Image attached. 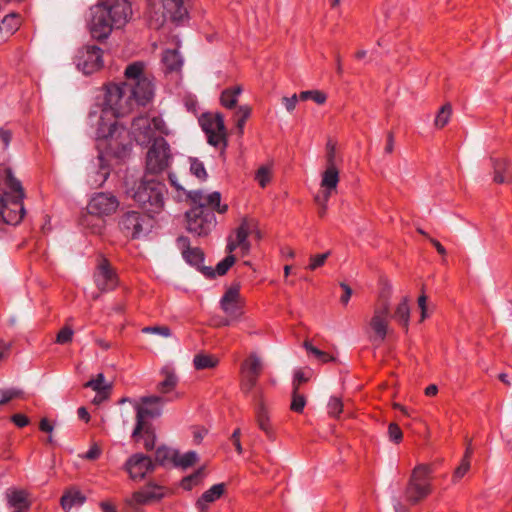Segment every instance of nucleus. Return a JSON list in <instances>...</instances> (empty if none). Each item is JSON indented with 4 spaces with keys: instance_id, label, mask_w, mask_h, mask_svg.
I'll return each instance as SVG.
<instances>
[{
    "instance_id": "nucleus-1",
    "label": "nucleus",
    "mask_w": 512,
    "mask_h": 512,
    "mask_svg": "<svg viewBox=\"0 0 512 512\" xmlns=\"http://www.w3.org/2000/svg\"><path fill=\"white\" fill-rule=\"evenodd\" d=\"M144 68L143 62H133L124 71L125 81L106 87L96 135L98 139L108 140L111 149L117 146L116 154L130 150L131 146L130 142L121 141L128 135V131L118 124L116 118L130 113L135 105L145 106L154 96V84Z\"/></svg>"
},
{
    "instance_id": "nucleus-2",
    "label": "nucleus",
    "mask_w": 512,
    "mask_h": 512,
    "mask_svg": "<svg viewBox=\"0 0 512 512\" xmlns=\"http://www.w3.org/2000/svg\"><path fill=\"white\" fill-rule=\"evenodd\" d=\"M132 16L128 0H114L112 3L99 2L90 8L88 22L92 38L107 39L113 29L122 28Z\"/></svg>"
},
{
    "instance_id": "nucleus-3",
    "label": "nucleus",
    "mask_w": 512,
    "mask_h": 512,
    "mask_svg": "<svg viewBox=\"0 0 512 512\" xmlns=\"http://www.w3.org/2000/svg\"><path fill=\"white\" fill-rule=\"evenodd\" d=\"M3 185L4 189L0 194L1 221L8 225H17L22 221L26 212L23 205L24 188L20 180L14 176L11 168L5 169Z\"/></svg>"
},
{
    "instance_id": "nucleus-4",
    "label": "nucleus",
    "mask_w": 512,
    "mask_h": 512,
    "mask_svg": "<svg viewBox=\"0 0 512 512\" xmlns=\"http://www.w3.org/2000/svg\"><path fill=\"white\" fill-rule=\"evenodd\" d=\"M129 193L149 217L160 214L164 209L167 188L165 183L156 177L144 175Z\"/></svg>"
},
{
    "instance_id": "nucleus-5",
    "label": "nucleus",
    "mask_w": 512,
    "mask_h": 512,
    "mask_svg": "<svg viewBox=\"0 0 512 512\" xmlns=\"http://www.w3.org/2000/svg\"><path fill=\"white\" fill-rule=\"evenodd\" d=\"M434 467L431 464L416 465L410 475L405 494L407 500L415 505L432 493V475Z\"/></svg>"
},
{
    "instance_id": "nucleus-6",
    "label": "nucleus",
    "mask_w": 512,
    "mask_h": 512,
    "mask_svg": "<svg viewBox=\"0 0 512 512\" xmlns=\"http://www.w3.org/2000/svg\"><path fill=\"white\" fill-rule=\"evenodd\" d=\"M172 158L170 145L165 138L159 136L154 139L146 154L145 175L156 177L169 168Z\"/></svg>"
},
{
    "instance_id": "nucleus-7",
    "label": "nucleus",
    "mask_w": 512,
    "mask_h": 512,
    "mask_svg": "<svg viewBox=\"0 0 512 512\" xmlns=\"http://www.w3.org/2000/svg\"><path fill=\"white\" fill-rule=\"evenodd\" d=\"M156 131L161 134H168L166 124L159 116H155L152 119L147 116H139L132 121L131 134L140 146L147 147L152 144L154 139L157 138L155 136Z\"/></svg>"
},
{
    "instance_id": "nucleus-8",
    "label": "nucleus",
    "mask_w": 512,
    "mask_h": 512,
    "mask_svg": "<svg viewBox=\"0 0 512 512\" xmlns=\"http://www.w3.org/2000/svg\"><path fill=\"white\" fill-rule=\"evenodd\" d=\"M188 232L198 236L206 237L216 226L215 213L206 205L192 206L185 213Z\"/></svg>"
},
{
    "instance_id": "nucleus-9",
    "label": "nucleus",
    "mask_w": 512,
    "mask_h": 512,
    "mask_svg": "<svg viewBox=\"0 0 512 512\" xmlns=\"http://www.w3.org/2000/svg\"><path fill=\"white\" fill-rule=\"evenodd\" d=\"M165 400L161 396H144L140 398V404L135 405L136 424L132 432V438L137 440L142 433L144 424H151L148 419H154L161 415Z\"/></svg>"
},
{
    "instance_id": "nucleus-10",
    "label": "nucleus",
    "mask_w": 512,
    "mask_h": 512,
    "mask_svg": "<svg viewBox=\"0 0 512 512\" xmlns=\"http://www.w3.org/2000/svg\"><path fill=\"white\" fill-rule=\"evenodd\" d=\"M199 124L211 146L219 147L221 144L224 148L227 146V131L222 114L203 113L199 118Z\"/></svg>"
},
{
    "instance_id": "nucleus-11",
    "label": "nucleus",
    "mask_w": 512,
    "mask_h": 512,
    "mask_svg": "<svg viewBox=\"0 0 512 512\" xmlns=\"http://www.w3.org/2000/svg\"><path fill=\"white\" fill-rule=\"evenodd\" d=\"M169 492L170 490L165 486L148 482L142 488L133 492L131 497L126 500V504L133 509H138L140 506L159 502L166 497Z\"/></svg>"
},
{
    "instance_id": "nucleus-12",
    "label": "nucleus",
    "mask_w": 512,
    "mask_h": 512,
    "mask_svg": "<svg viewBox=\"0 0 512 512\" xmlns=\"http://www.w3.org/2000/svg\"><path fill=\"white\" fill-rule=\"evenodd\" d=\"M152 218L146 213L130 210L120 216L118 225L124 236L137 239L143 234Z\"/></svg>"
},
{
    "instance_id": "nucleus-13",
    "label": "nucleus",
    "mask_w": 512,
    "mask_h": 512,
    "mask_svg": "<svg viewBox=\"0 0 512 512\" xmlns=\"http://www.w3.org/2000/svg\"><path fill=\"white\" fill-rule=\"evenodd\" d=\"M102 49L96 45H86L78 50L75 63L78 70L90 75L103 67Z\"/></svg>"
},
{
    "instance_id": "nucleus-14",
    "label": "nucleus",
    "mask_w": 512,
    "mask_h": 512,
    "mask_svg": "<svg viewBox=\"0 0 512 512\" xmlns=\"http://www.w3.org/2000/svg\"><path fill=\"white\" fill-rule=\"evenodd\" d=\"M124 470L131 480L141 481L155 470V463L151 457L143 453H135L126 460Z\"/></svg>"
},
{
    "instance_id": "nucleus-15",
    "label": "nucleus",
    "mask_w": 512,
    "mask_h": 512,
    "mask_svg": "<svg viewBox=\"0 0 512 512\" xmlns=\"http://www.w3.org/2000/svg\"><path fill=\"white\" fill-rule=\"evenodd\" d=\"M94 282L101 292L114 290L119 283L118 275L108 259L100 257L93 275Z\"/></svg>"
},
{
    "instance_id": "nucleus-16",
    "label": "nucleus",
    "mask_w": 512,
    "mask_h": 512,
    "mask_svg": "<svg viewBox=\"0 0 512 512\" xmlns=\"http://www.w3.org/2000/svg\"><path fill=\"white\" fill-rule=\"evenodd\" d=\"M390 317V304L388 299H380L374 308L369 326L374 332V339L383 342L387 336L388 320Z\"/></svg>"
},
{
    "instance_id": "nucleus-17",
    "label": "nucleus",
    "mask_w": 512,
    "mask_h": 512,
    "mask_svg": "<svg viewBox=\"0 0 512 512\" xmlns=\"http://www.w3.org/2000/svg\"><path fill=\"white\" fill-rule=\"evenodd\" d=\"M119 204V200L114 194L110 192H97L91 197L87 209L90 213L106 217L114 214Z\"/></svg>"
},
{
    "instance_id": "nucleus-18",
    "label": "nucleus",
    "mask_w": 512,
    "mask_h": 512,
    "mask_svg": "<svg viewBox=\"0 0 512 512\" xmlns=\"http://www.w3.org/2000/svg\"><path fill=\"white\" fill-rule=\"evenodd\" d=\"M163 18L169 19L177 26L185 24L189 20V12L186 0H162Z\"/></svg>"
},
{
    "instance_id": "nucleus-19",
    "label": "nucleus",
    "mask_w": 512,
    "mask_h": 512,
    "mask_svg": "<svg viewBox=\"0 0 512 512\" xmlns=\"http://www.w3.org/2000/svg\"><path fill=\"white\" fill-rule=\"evenodd\" d=\"M256 403L255 406V421L258 428L263 431L266 437L273 441L275 439V431L270 421V415L267 406L265 405L263 393L259 391L254 396Z\"/></svg>"
},
{
    "instance_id": "nucleus-20",
    "label": "nucleus",
    "mask_w": 512,
    "mask_h": 512,
    "mask_svg": "<svg viewBox=\"0 0 512 512\" xmlns=\"http://www.w3.org/2000/svg\"><path fill=\"white\" fill-rule=\"evenodd\" d=\"M493 167V181L497 184L512 182V161L506 158L491 159Z\"/></svg>"
},
{
    "instance_id": "nucleus-21",
    "label": "nucleus",
    "mask_w": 512,
    "mask_h": 512,
    "mask_svg": "<svg viewBox=\"0 0 512 512\" xmlns=\"http://www.w3.org/2000/svg\"><path fill=\"white\" fill-rule=\"evenodd\" d=\"M79 225L91 234L100 235L105 229L106 221L103 216L90 213L86 208V212L79 218Z\"/></svg>"
},
{
    "instance_id": "nucleus-22",
    "label": "nucleus",
    "mask_w": 512,
    "mask_h": 512,
    "mask_svg": "<svg viewBox=\"0 0 512 512\" xmlns=\"http://www.w3.org/2000/svg\"><path fill=\"white\" fill-rule=\"evenodd\" d=\"M7 501L14 512H26L30 509L29 493L24 489H10L7 492Z\"/></svg>"
},
{
    "instance_id": "nucleus-23",
    "label": "nucleus",
    "mask_w": 512,
    "mask_h": 512,
    "mask_svg": "<svg viewBox=\"0 0 512 512\" xmlns=\"http://www.w3.org/2000/svg\"><path fill=\"white\" fill-rule=\"evenodd\" d=\"M183 258L187 263L195 266L207 278L215 277L213 269L203 265L205 255L202 249L198 247H192L185 255H183Z\"/></svg>"
},
{
    "instance_id": "nucleus-24",
    "label": "nucleus",
    "mask_w": 512,
    "mask_h": 512,
    "mask_svg": "<svg viewBox=\"0 0 512 512\" xmlns=\"http://www.w3.org/2000/svg\"><path fill=\"white\" fill-rule=\"evenodd\" d=\"M225 492V484L218 483L205 491L196 501L195 506L199 512H208V504L219 499Z\"/></svg>"
},
{
    "instance_id": "nucleus-25",
    "label": "nucleus",
    "mask_w": 512,
    "mask_h": 512,
    "mask_svg": "<svg viewBox=\"0 0 512 512\" xmlns=\"http://www.w3.org/2000/svg\"><path fill=\"white\" fill-rule=\"evenodd\" d=\"M86 501V496L77 488L71 487L65 490L60 505L65 511H69L72 507L82 506Z\"/></svg>"
},
{
    "instance_id": "nucleus-26",
    "label": "nucleus",
    "mask_w": 512,
    "mask_h": 512,
    "mask_svg": "<svg viewBox=\"0 0 512 512\" xmlns=\"http://www.w3.org/2000/svg\"><path fill=\"white\" fill-rule=\"evenodd\" d=\"M263 365L260 358L252 353L250 354L241 364L240 373L241 375H249L260 377L262 373Z\"/></svg>"
},
{
    "instance_id": "nucleus-27",
    "label": "nucleus",
    "mask_w": 512,
    "mask_h": 512,
    "mask_svg": "<svg viewBox=\"0 0 512 512\" xmlns=\"http://www.w3.org/2000/svg\"><path fill=\"white\" fill-rule=\"evenodd\" d=\"M162 62L166 72L179 71L183 65V60L177 50H166L163 52Z\"/></svg>"
},
{
    "instance_id": "nucleus-28",
    "label": "nucleus",
    "mask_w": 512,
    "mask_h": 512,
    "mask_svg": "<svg viewBox=\"0 0 512 512\" xmlns=\"http://www.w3.org/2000/svg\"><path fill=\"white\" fill-rule=\"evenodd\" d=\"M392 317L404 328L407 332L410 321V308L408 305L407 297H404L402 301L397 305Z\"/></svg>"
},
{
    "instance_id": "nucleus-29",
    "label": "nucleus",
    "mask_w": 512,
    "mask_h": 512,
    "mask_svg": "<svg viewBox=\"0 0 512 512\" xmlns=\"http://www.w3.org/2000/svg\"><path fill=\"white\" fill-rule=\"evenodd\" d=\"M176 459L177 450L168 448L166 446H160L157 448L155 453V461L159 465L166 466L171 464L174 467Z\"/></svg>"
},
{
    "instance_id": "nucleus-30",
    "label": "nucleus",
    "mask_w": 512,
    "mask_h": 512,
    "mask_svg": "<svg viewBox=\"0 0 512 512\" xmlns=\"http://www.w3.org/2000/svg\"><path fill=\"white\" fill-rule=\"evenodd\" d=\"M241 92V86H234L223 90L220 96L221 105L228 109L234 108L237 104V97Z\"/></svg>"
},
{
    "instance_id": "nucleus-31",
    "label": "nucleus",
    "mask_w": 512,
    "mask_h": 512,
    "mask_svg": "<svg viewBox=\"0 0 512 512\" xmlns=\"http://www.w3.org/2000/svg\"><path fill=\"white\" fill-rule=\"evenodd\" d=\"M162 374L165 375V379L158 383L157 390L162 394H167L175 389L178 378L176 374L168 368L163 369Z\"/></svg>"
},
{
    "instance_id": "nucleus-32",
    "label": "nucleus",
    "mask_w": 512,
    "mask_h": 512,
    "mask_svg": "<svg viewBox=\"0 0 512 512\" xmlns=\"http://www.w3.org/2000/svg\"><path fill=\"white\" fill-rule=\"evenodd\" d=\"M339 182V171L337 167H326L322 174L321 187L334 190Z\"/></svg>"
},
{
    "instance_id": "nucleus-33",
    "label": "nucleus",
    "mask_w": 512,
    "mask_h": 512,
    "mask_svg": "<svg viewBox=\"0 0 512 512\" xmlns=\"http://www.w3.org/2000/svg\"><path fill=\"white\" fill-rule=\"evenodd\" d=\"M98 170L95 171L94 184L102 185L110 175V167L102 152L97 157Z\"/></svg>"
},
{
    "instance_id": "nucleus-34",
    "label": "nucleus",
    "mask_w": 512,
    "mask_h": 512,
    "mask_svg": "<svg viewBox=\"0 0 512 512\" xmlns=\"http://www.w3.org/2000/svg\"><path fill=\"white\" fill-rule=\"evenodd\" d=\"M205 477L204 467L198 468L192 474L182 478L180 486L187 491H190L193 487L197 486Z\"/></svg>"
},
{
    "instance_id": "nucleus-35",
    "label": "nucleus",
    "mask_w": 512,
    "mask_h": 512,
    "mask_svg": "<svg viewBox=\"0 0 512 512\" xmlns=\"http://www.w3.org/2000/svg\"><path fill=\"white\" fill-rule=\"evenodd\" d=\"M256 228V222L254 219L244 218L240 225L236 229V240L237 244L244 243L247 240L252 229Z\"/></svg>"
},
{
    "instance_id": "nucleus-36",
    "label": "nucleus",
    "mask_w": 512,
    "mask_h": 512,
    "mask_svg": "<svg viewBox=\"0 0 512 512\" xmlns=\"http://www.w3.org/2000/svg\"><path fill=\"white\" fill-rule=\"evenodd\" d=\"M206 207H208L213 212H218L219 214H224L228 210L227 204H221V194L220 192H212L205 198Z\"/></svg>"
},
{
    "instance_id": "nucleus-37",
    "label": "nucleus",
    "mask_w": 512,
    "mask_h": 512,
    "mask_svg": "<svg viewBox=\"0 0 512 512\" xmlns=\"http://www.w3.org/2000/svg\"><path fill=\"white\" fill-rule=\"evenodd\" d=\"M20 24V15L18 13H10L2 19L0 30L13 34L18 30Z\"/></svg>"
},
{
    "instance_id": "nucleus-38",
    "label": "nucleus",
    "mask_w": 512,
    "mask_h": 512,
    "mask_svg": "<svg viewBox=\"0 0 512 512\" xmlns=\"http://www.w3.org/2000/svg\"><path fill=\"white\" fill-rule=\"evenodd\" d=\"M141 438L144 439V448L147 451L154 449L156 443V434L152 424H144L141 435L135 441L138 442Z\"/></svg>"
},
{
    "instance_id": "nucleus-39",
    "label": "nucleus",
    "mask_w": 512,
    "mask_h": 512,
    "mask_svg": "<svg viewBox=\"0 0 512 512\" xmlns=\"http://www.w3.org/2000/svg\"><path fill=\"white\" fill-rule=\"evenodd\" d=\"M217 363L218 360L215 357L203 353L196 354L193 360L196 370L214 368Z\"/></svg>"
},
{
    "instance_id": "nucleus-40",
    "label": "nucleus",
    "mask_w": 512,
    "mask_h": 512,
    "mask_svg": "<svg viewBox=\"0 0 512 512\" xmlns=\"http://www.w3.org/2000/svg\"><path fill=\"white\" fill-rule=\"evenodd\" d=\"M104 375L102 373H99L95 379H91L88 382L85 383V387L92 388L94 391H96L100 395H107L109 390L111 389L110 385H104Z\"/></svg>"
},
{
    "instance_id": "nucleus-41",
    "label": "nucleus",
    "mask_w": 512,
    "mask_h": 512,
    "mask_svg": "<svg viewBox=\"0 0 512 512\" xmlns=\"http://www.w3.org/2000/svg\"><path fill=\"white\" fill-rule=\"evenodd\" d=\"M221 309L232 320H237L243 314L241 301H234L229 303H220Z\"/></svg>"
},
{
    "instance_id": "nucleus-42",
    "label": "nucleus",
    "mask_w": 512,
    "mask_h": 512,
    "mask_svg": "<svg viewBox=\"0 0 512 512\" xmlns=\"http://www.w3.org/2000/svg\"><path fill=\"white\" fill-rule=\"evenodd\" d=\"M198 461V455L195 451H188L180 456L177 451V459L174 467L188 468L193 466Z\"/></svg>"
},
{
    "instance_id": "nucleus-43",
    "label": "nucleus",
    "mask_w": 512,
    "mask_h": 512,
    "mask_svg": "<svg viewBox=\"0 0 512 512\" xmlns=\"http://www.w3.org/2000/svg\"><path fill=\"white\" fill-rule=\"evenodd\" d=\"M304 348L308 353L313 354L319 361L322 363H328L331 361H334V357L331 356L329 353L322 351L318 349L317 347L313 346L310 341L306 340L303 343Z\"/></svg>"
},
{
    "instance_id": "nucleus-44",
    "label": "nucleus",
    "mask_w": 512,
    "mask_h": 512,
    "mask_svg": "<svg viewBox=\"0 0 512 512\" xmlns=\"http://www.w3.org/2000/svg\"><path fill=\"white\" fill-rule=\"evenodd\" d=\"M299 99L302 101L311 99L314 102H316L317 104L321 105L326 102L327 96L324 92H322L320 90H307V91H302L299 94Z\"/></svg>"
},
{
    "instance_id": "nucleus-45",
    "label": "nucleus",
    "mask_w": 512,
    "mask_h": 512,
    "mask_svg": "<svg viewBox=\"0 0 512 512\" xmlns=\"http://www.w3.org/2000/svg\"><path fill=\"white\" fill-rule=\"evenodd\" d=\"M250 114H251V108L246 105L239 106L237 111L235 112L236 127L240 133H243V128H244L245 123H246L247 119L249 118Z\"/></svg>"
},
{
    "instance_id": "nucleus-46",
    "label": "nucleus",
    "mask_w": 512,
    "mask_h": 512,
    "mask_svg": "<svg viewBox=\"0 0 512 512\" xmlns=\"http://www.w3.org/2000/svg\"><path fill=\"white\" fill-rule=\"evenodd\" d=\"M190 172L201 181L206 180L208 177L203 162L197 158H190Z\"/></svg>"
},
{
    "instance_id": "nucleus-47",
    "label": "nucleus",
    "mask_w": 512,
    "mask_h": 512,
    "mask_svg": "<svg viewBox=\"0 0 512 512\" xmlns=\"http://www.w3.org/2000/svg\"><path fill=\"white\" fill-rule=\"evenodd\" d=\"M452 108L450 104H445L441 107L435 118V126L443 128L449 122Z\"/></svg>"
},
{
    "instance_id": "nucleus-48",
    "label": "nucleus",
    "mask_w": 512,
    "mask_h": 512,
    "mask_svg": "<svg viewBox=\"0 0 512 512\" xmlns=\"http://www.w3.org/2000/svg\"><path fill=\"white\" fill-rule=\"evenodd\" d=\"M306 397L303 395V394H300L299 393V390H294L292 391V401H291V405H290V409L293 411V412H296V413H302L305 406H306Z\"/></svg>"
},
{
    "instance_id": "nucleus-49",
    "label": "nucleus",
    "mask_w": 512,
    "mask_h": 512,
    "mask_svg": "<svg viewBox=\"0 0 512 512\" xmlns=\"http://www.w3.org/2000/svg\"><path fill=\"white\" fill-rule=\"evenodd\" d=\"M234 301H241L240 297V284H232L222 296L220 303H229Z\"/></svg>"
},
{
    "instance_id": "nucleus-50",
    "label": "nucleus",
    "mask_w": 512,
    "mask_h": 512,
    "mask_svg": "<svg viewBox=\"0 0 512 512\" xmlns=\"http://www.w3.org/2000/svg\"><path fill=\"white\" fill-rule=\"evenodd\" d=\"M236 257L232 254L227 255L223 260H221L217 265L214 271L215 276H223L225 275L228 270L232 267V265L235 263Z\"/></svg>"
},
{
    "instance_id": "nucleus-51",
    "label": "nucleus",
    "mask_w": 512,
    "mask_h": 512,
    "mask_svg": "<svg viewBox=\"0 0 512 512\" xmlns=\"http://www.w3.org/2000/svg\"><path fill=\"white\" fill-rule=\"evenodd\" d=\"M23 394L24 392L19 388L0 389V401L4 405L15 398H22Z\"/></svg>"
},
{
    "instance_id": "nucleus-52",
    "label": "nucleus",
    "mask_w": 512,
    "mask_h": 512,
    "mask_svg": "<svg viewBox=\"0 0 512 512\" xmlns=\"http://www.w3.org/2000/svg\"><path fill=\"white\" fill-rule=\"evenodd\" d=\"M328 415L333 418H339L340 414L343 412V402L340 398L332 396L329 399L328 405Z\"/></svg>"
},
{
    "instance_id": "nucleus-53",
    "label": "nucleus",
    "mask_w": 512,
    "mask_h": 512,
    "mask_svg": "<svg viewBox=\"0 0 512 512\" xmlns=\"http://www.w3.org/2000/svg\"><path fill=\"white\" fill-rule=\"evenodd\" d=\"M258 377L241 375L240 388L244 394H249L257 385Z\"/></svg>"
},
{
    "instance_id": "nucleus-54",
    "label": "nucleus",
    "mask_w": 512,
    "mask_h": 512,
    "mask_svg": "<svg viewBox=\"0 0 512 512\" xmlns=\"http://www.w3.org/2000/svg\"><path fill=\"white\" fill-rule=\"evenodd\" d=\"M330 254H331L330 251H327L322 254H316V255L310 256L309 265L307 266V269L314 271V270L322 267L325 264L327 258L330 256Z\"/></svg>"
},
{
    "instance_id": "nucleus-55",
    "label": "nucleus",
    "mask_w": 512,
    "mask_h": 512,
    "mask_svg": "<svg viewBox=\"0 0 512 512\" xmlns=\"http://www.w3.org/2000/svg\"><path fill=\"white\" fill-rule=\"evenodd\" d=\"M311 374H312L311 370H308L307 372H305L302 369L296 370L294 373V378H293V383H292L293 389L299 390V387L301 384L309 381V379L311 378Z\"/></svg>"
},
{
    "instance_id": "nucleus-56",
    "label": "nucleus",
    "mask_w": 512,
    "mask_h": 512,
    "mask_svg": "<svg viewBox=\"0 0 512 512\" xmlns=\"http://www.w3.org/2000/svg\"><path fill=\"white\" fill-rule=\"evenodd\" d=\"M146 334H157L163 337L171 336V330L168 326H147L142 329Z\"/></svg>"
},
{
    "instance_id": "nucleus-57",
    "label": "nucleus",
    "mask_w": 512,
    "mask_h": 512,
    "mask_svg": "<svg viewBox=\"0 0 512 512\" xmlns=\"http://www.w3.org/2000/svg\"><path fill=\"white\" fill-rule=\"evenodd\" d=\"M388 435H389V439L390 441L398 444L402 441L403 439V433H402V430L401 428L399 427L398 424L396 423H390L389 426H388Z\"/></svg>"
},
{
    "instance_id": "nucleus-58",
    "label": "nucleus",
    "mask_w": 512,
    "mask_h": 512,
    "mask_svg": "<svg viewBox=\"0 0 512 512\" xmlns=\"http://www.w3.org/2000/svg\"><path fill=\"white\" fill-rule=\"evenodd\" d=\"M73 330L69 326H64L56 336V343L67 344L72 341Z\"/></svg>"
},
{
    "instance_id": "nucleus-59",
    "label": "nucleus",
    "mask_w": 512,
    "mask_h": 512,
    "mask_svg": "<svg viewBox=\"0 0 512 512\" xmlns=\"http://www.w3.org/2000/svg\"><path fill=\"white\" fill-rule=\"evenodd\" d=\"M470 469V461L467 459H462L459 466L455 469L453 473V482L459 481Z\"/></svg>"
},
{
    "instance_id": "nucleus-60",
    "label": "nucleus",
    "mask_w": 512,
    "mask_h": 512,
    "mask_svg": "<svg viewBox=\"0 0 512 512\" xmlns=\"http://www.w3.org/2000/svg\"><path fill=\"white\" fill-rule=\"evenodd\" d=\"M183 195L191 200L193 206L206 205V203H204L206 196L203 195L201 190L186 191Z\"/></svg>"
},
{
    "instance_id": "nucleus-61",
    "label": "nucleus",
    "mask_w": 512,
    "mask_h": 512,
    "mask_svg": "<svg viewBox=\"0 0 512 512\" xmlns=\"http://www.w3.org/2000/svg\"><path fill=\"white\" fill-rule=\"evenodd\" d=\"M255 178L262 188L266 187L267 183L270 181L269 169L265 166L260 167L256 172Z\"/></svg>"
},
{
    "instance_id": "nucleus-62",
    "label": "nucleus",
    "mask_w": 512,
    "mask_h": 512,
    "mask_svg": "<svg viewBox=\"0 0 512 512\" xmlns=\"http://www.w3.org/2000/svg\"><path fill=\"white\" fill-rule=\"evenodd\" d=\"M12 139V133L9 130H5L3 128H0V149L2 151H5Z\"/></svg>"
},
{
    "instance_id": "nucleus-63",
    "label": "nucleus",
    "mask_w": 512,
    "mask_h": 512,
    "mask_svg": "<svg viewBox=\"0 0 512 512\" xmlns=\"http://www.w3.org/2000/svg\"><path fill=\"white\" fill-rule=\"evenodd\" d=\"M11 421L19 428L27 426L30 422L29 418L21 413H17L11 416Z\"/></svg>"
},
{
    "instance_id": "nucleus-64",
    "label": "nucleus",
    "mask_w": 512,
    "mask_h": 512,
    "mask_svg": "<svg viewBox=\"0 0 512 512\" xmlns=\"http://www.w3.org/2000/svg\"><path fill=\"white\" fill-rule=\"evenodd\" d=\"M177 247L181 250L182 256L185 255L192 247L190 240L186 236H179L176 240Z\"/></svg>"
}]
</instances>
